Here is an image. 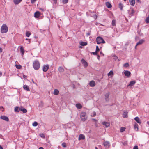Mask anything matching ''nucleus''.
<instances>
[{"label":"nucleus","instance_id":"obj_5","mask_svg":"<svg viewBox=\"0 0 149 149\" xmlns=\"http://www.w3.org/2000/svg\"><path fill=\"white\" fill-rule=\"evenodd\" d=\"M49 68V66L48 65H44L43 67V70L44 72H45L47 71Z\"/></svg>","mask_w":149,"mask_h":149},{"label":"nucleus","instance_id":"obj_28","mask_svg":"<svg viewBox=\"0 0 149 149\" xmlns=\"http://www.w3.org/2000/svg\"><path fill=\"white\" fill-rule=\"evenodd\" d=\"M76 107L78 109H81L82 107V105L79 103L76 104Z\"/></svg>","mask_w":149,"mask_h":149},{"label":"nucleus","instance_id":"obj_60","mask_svg":"<svg viewBox=\"0 0 149 149\" xmlns=\"http://www.w3.org/2000/svg\"><path fill=\"white\" fill-rule=\"evenodd\" d=\"M26 77V76L25 75H23V77L24 78H25V77Z\"/></svg>","mask_w":149,"mask_h":149},{"label":"nucleus","instance_id":"obj_54","mask_svg":"<svg viewBox=\"0 0 149 149\" xmlns=\"http://www.w3.org/2000/svg\"><path fill=\"white\" fill-rule=\"evenodd\" d=\"M97 58L99 60V58H100V56H99V55H97Z\"/></svg>","mask_w":149,"mask_h":149},{"label":"nucleus","instance_id":"obj_24","mask_svg":"<svg viewBox=\"0 0 149 149\" xmlns=\"http://www.w3.org/2000/svg\"><path fill=\"white\" fill-rule=\"evenodd\" d=\"M134 128L135 130H136V131H138V125L136 123H135L134 125Z\"/></svg>","mask_w":149,"mask_h":149},{"label":"nucleus","instance_id":"obj_59","mask_svg":"<svg viewBox=\"0 0 149 149\" xmlns=\"http://www.w3.org/2000/svg\"><path fill=\"white\" fill-rule=\"evenodd\" d=\"M39 149H44L42 147H40L39 148Z\"/></svg>","mask_w":149,"mask_h":149},{"label":"nucleus","instance_id":"obj_1","mask_svg":"<svg viewBox=\"0 0 149 149\" xmlns=\"http://www.w3.org/2000/svg\"><path fill=\"white\" fill-rule=\"evenodd\" d=\"M40 66V64L38 60L35 61L33 63V67L36 70H38Z\"/></svg>","mask_w":149,"mask_h":149},{"label":"nucleus","instance_id":"obj_7","mask_svg":"<svg viewBox=\"0 0 149 149\" xmlns=\"http://www.w3.org/2000/svg\"><path fill=\"white\" fill-rule=\"evenodd\" d=\"M103 145H104V146L106 148H109L110 146V143L108 141H106L105 142L103 143Z\"/></svg>","mask_w":149,"mask_h":149},{"label":"nucleus","instance_id":"obj_14","mask_svg":"<svg viewBox=\"0 0 149 149\" xmlns=\"http://www.w3.org/2000/svg\"><path fill=\"white\" fill-rule=\"evenodd\" d=\"M135 120L139 124H141V120H140L139 118L138 117H136L134 118Z\"/></svg>","mask_w":149,"mask_h":149},{"label":"nucleus","instance_id":"obj_46","mask_svg":"<svg viewBox=\"0 0 149 149\" xmlns=\"http://www.w3.org/2000/svg\"><path fill=\"white\" fill-rule=\"evenodd\" d=\"M37 0H31V3L32 4L34 3Z\"/></svg>","mask_w":149,"mask_h":149},{"label":"nucleus","instance_id":"obj_15","mask_svg":"<svg viewBox=\"0 0 149 149\" xmlns=\"http://www.w3.org/2000/svg\"><path fill=\"white\" fill-rule=\"evenodd\" d=\"M105 4L106 6L109 8H110L112 7L111 4L109 2H106Z\"/></svg>","mask_w":149,"mask_h":149},{"label":"nucleus","instance_id":"obj_35","mask_svg":"<svg viewBox=\"0 0 149 149\" xmlns=\"http://www.w3.org/2000/svg\"><path fill=\"white\" fill-rule=\"evenodd\" d=\"M138 34L140 36H143V35L141 32L140 31L138 30L137 31Z\"/></svg>","mask_w":149,"mask_h":149},{"label":"nucleus","instance_id":"obj_9","mask_svg":"<svg viewBox=\"0 0 149 149\" xmlns=\"http://www.w3.org/2000/svg\"><path fill=\"white\" fill-rule=\"evenodd\" d=\"M124 74L125 75L128 77H129L130 76L131 73L128 70H126L124 71Z\"/></svg>","mask_w":149,"mask_h":149},{"label":"nucleus","instance_id":"obj_22","mask_svg":"<svg viewBox=\"0 0 149 149\" xmlns=\"http://www.w3.org/2000/svg\"><path fill=\"white\" fill-rule=\"evenodd\" d=\"M23 88L24 89L26 90L27 91H30L29 87L27 85H24L23 86Z\"/></svg>","mask_w":149,"mask_h":149},{"label":"nucleus","instance_id":"obj_36","mask_svg":"<svg viewBox=\"0 0 149 149\" xmlns=\"http://www.w3.org/2000/svg\"><path fill=\"white\" fill-rule=\"evenodd\" d=\"M26 36L27 37H29L30 35L31 34V33L29 32H27L26 33Z\"/></svg>","mask_w":149,"mask_h":149},{"label":"nucleus","instance_id":"obj_2","mask_svg":"<svg viewBox=\"0 0 149 149\" xmlns=\"http://www.w3.org/2000/svg\"><path fill=\"white\" fill-rule=\"evenodd\" d=\"M8 28L6 24L2 25L1 29V32L2 33H6L8 31Z\"/></svg>","mask_w":149,"mask_h":149},{"label":"nucleus","instance_id":"obj_3","mask_svg":"<svg viewBox=\"0 0 149 149\" xmlns=\"http://www.w3.org/2000/svg\"><path fill=\"white\" fill-rule=\"evenodd\" d=\"M86 113L85 112H82L81 114V120L84 122L85 121L87 118L86 116Z\"/></svg>","mask_w":149,"mask_h":149},{"label":"nucleus","instance_id":"obj_41","mask_svg":"<svg viewBox=\"0 0 149 149\" xmlns=\"http://www.w3.org/2000/svg\"><path fill=\"white\" fill-rule=\"evenodd\" d=\"M68 0H63V2L64 4H66L68 2Z\"/></svg>","mask_w":149,"mask_h":149},{"label":"nucleus","instance_id":"obj_32","mask_svg":"<svg viewBox=\"0 0 149 149\" xmlns=\"http://www.w3.org/2000/svg\"><path fill=\"white\" fill-rule=\"evenodd\" d=\"M123 5L121 3H119V7L120 8L121 10H123Z\"/></svg>","mask_w":149,"mask_h":149},{"label":"nucleus","instance_id":"obj_33","mask_svg":"<svg viewBox=\"0 0 149 149\" xmlns=\"http://www.w3.org/2000/svg\"><path fill=\"white\" fill-rule=\"evenodd\" d=\"M125 128L123 127H121L120 129V132H123L125 131Z\"/></svg>","mask_w":149,"mask_h":149},{"label":"nucleus","instance_id":"obj_26","mask_svg":"<svg viewBox=\"0 0 149 149\" xmlns=\"http://www.w3.org/2000/svg\"><path fill=\"white\" fill-rule=\"evenodd\" d=\"M127 112L126 111H125L124 112L123 114V117L124 118H127L128 117L127 116Z\"/></svg>","mask_w":149,"mask_h":149},{"label":"nucleus","instance_id":"obj_57","mask_svg":"<svg viewBox=\"0 0 149 149\" xmlns=\"http://www.w3.org/2000/svg\"><path fill=\"white\" fill-rule=\"evenodd\" d=\"M90 33H88L86 34V35H87V36H88V35H90Z\"/></svg>","mask_w":149,"mask_h":149},{"label":"nucleus","instance_id":"obj_23","mask_svg":"<svg viewBox=\"0 0 149 149\" xmlns=\"http://www.w3.org/2000/svg\"><path fill=\"white\" fill-rule=\"evenodd\" d=\"M20 110L24 113H26L27 112V110L23 107H20Z\"/></svg>","mask_w":149,"mask_h":149},{"label":"nucleus","instance_id":"obj_38","mask_svg":"<svg viewBox=\"0 0 149 149\" xmlns=\"http://www.w3.org/2000/svg\"><path fill=\"white\" fill-rule=\"evenodd\" d=\"M112 25L113 26L116 25V21L115 20H113L112 22Z\"/></svg>","mask_w":149,"mask_h":149},{"label":"nucleus","instance_id":"obj_17","mask_svg":"<svg viewBox=\"0 0 149 149\" xmlns=\"http://www.w3.org/2000/svg\"><path fill=\"white\" fill-rule=\"evenodd\" d=\"M40 15V12L38 11H36L34 13V17L36 18H38Z\"/></svg>","mask_w":149,"mask_h":149},{"label":"nucleus","instance_id":"obj_58","mask_svg":"<svg viewBox=\"0 0 149 149\" xmlns=\"http://www.w3.org/2000/svg\"><path fill=\"white\" fill-rule=\"evenodd\" d=\"M2 75V73L1 72H0V76H1Z\"/></svg>","mask_w":149,"mask_h":149},{"label":"nucleus","instance_id":"obj_49","mask_svg":"<svg viewBox=\"0 0 149 149\" xmlns=\"http://www.w3.org/2000/svg\"><path fill=\"white\" fill-rule=\"evenodd\" d=\"M133 149H138V147L137 146H135L133 148Z\"/></svg>","mask_w":149,"mask_h":149},{"label":"nucleus","instance_id":"obj_61","mask_svg":"<svg viewBox=\"0 0 149 149\" xmlns=\"http://www.w3.org/2000/svg\"><path fill=\"white\" fill-rule=\"evenodd\" d=\"M40 9L41 10H42V11H44V10L42 8H40Z\"/></svg>","mask_w":149,"mask_h":149},{"label":"nucleus","instance_id":"obj_64","mask_svg":"<svg viewBox=\"0 0 149 149\" xmlns=\"http://www.w3.org/2000/svg\"><path fill=\"white\" fill-rule=\"evenodd\" d=\"M35 38L36 39L37 38H38V37L37 36H35Z\"/></svg>","mask_w":149,"mask_h":149},{"label":"nucleus","instance_id":"obj_44","mask_svg":"<svg viewBox=\"0 0 149 149\" xmlns=\"http://www.w3.org/2000/svg\"><path fill=\"white\" fill-rule=\"evenodd\" d=\"M99 50L100 49H99L98 47V46H97L96 47V51L97 52L99 51Z\"/></svg>","mask_w":149,"mask_h":149},{"label":"nucleus","instance_id":"obj_6","mask_svg":"<svg viewBox=\"0 0 149 149\" xmlns=\"http://www.w3.org/2000/svg\"><path fill=\"white\" fill-rule=\"evenodd\" d=\"M0 118L5 121L8 122L9 120L8 118L5 116H1Z\"/></svg>","mask_w":149,"mask_h":149},{"label":"nucleus","instance_id":"obj_45","mask_svg":"<svg viewBox=\"0 0 149 149\" xmlns=\"http://www.w3.org/2000/svg\"><path fill=\"white\" fill-rule=\"evenodd\" d=\"M62 146L63 147H66V143H63L62 144Z\"/></svg>","mask_w":149,"mask_h":149},{"label":"nucleus","instance_id":"obj_43","mask_svg":"<svg viewBox=\"0 0 149 149\" xmlns=\"http://www.w3.org/2000/svg\"><path fill=\"white\" fill-rule=\"evenodd\" d=\"M40 136L42 138H44L45 137V136L44 134H40Z\"/></svg>","mask_w":149,"mask_h":149},{"label":"nucleus","instance_id":"obj_29","mask_svg":"<svg viewBox=\"0 0 149 149\" xmlns=\"http://www.w3.org/2000/svg\"><path fill=\"white\" fill-rule=\"evenodd\" d=\"M20 108L19 107H16L15 108V111L17 112H19L20 110Z\"/></svg>","mask_w":149,"mask_h":149},{"label":"nucleus","instance_id":"obj_21","mask_svg":"<svg viewBox=\"0 0 149 149\" xmlns=\"http://www.w3.org/2000/svg\"><path fill=\"white\" fill-rule=\"evenodd\" d=\"M22 0H13L14 3L15 4L17 5Z\"/></svg>","mask_w":149,"mask_h":149},{"label":"nucleus","instance_id":"obj_39","mask_svg":"<svg viewBox=\"0 0 149 149\" xmlns=\"http://www.w3.org/2000/svg\"><path fill=\"white\" fill-rule=\"evenodd\" d=\"M129 64L128 63H127L124 64L123 65V66L125 67H127L129 66Z\"/></svg>","mask_w":149,"mask_h":149},{"label":"nucleus","instance_id":"obj_48","mask_svg":"<svg viewBox=\"0 0 149 149\" xmlns=\"http://www.w3.org/2000/svg\"><path fill=\"white\" fill-rule=\"evenodd\" d=\"M96 115V113L95 112H93V115H91V116L92 117H94Z\"/></svg>","mask_w":149,"mask_h":149},{"label":"nucleus","instance_id":"obj_55","mask_svg":"<svg viewBox=\"0 0 149 149\" xmlns=\"http://www.w3.org/2000/svg\"><path fill=\"white\" fill-rule=\"evenodd\" d=\"M92 120H94L95 121H97V120L95 119H92Z\"/></svg>","mask_w":149,"mask_h":149},{"label":"nucleus","instance_id":"obj_10","mask_svg":"<svg viewBox=\"0 0 149 149\" xmlns=\"http://www.w3.org/2000/svg\"><path fill=\"white\" fill-rule=\"evenodd\" d=\"M89 85L91 87H93L95 86L96 84L94 81L92 80L90 82Z\"/></svg>","mask_w":149,"mask_h":149},{"label":"nucleus","instance_id":"obj_16","mask_svg":"<svg viewBox=\"0 0 149 149\" xmlns=\"http://www.w3.org/2000/svg\"><path fill=\"white\" fill-rule=\"evenodd\" d=\"M85 139V136L82 134H81L79 135V140H83L84 139Z\"/></svg>","mask_w":149,"mask_h":149},{"label":"nucleus","instance_id":"obj_19","mask_svg":"<svg viewBox=\"0 0 149 149\" xmlns=\"http://www.w3.org/2000/svg\"><path fill=\"white\" fill-rule=\"evenodd\" d=\"M58 70L60 73H62L64 72V69L62 66H60L58 68Z\"/></svg>","mask_w":149,"mask_h":149},{"label":"nucleus","instance_id":"obj_8","mask_svg":"<svg viewBox=\"0 0 149 149\" xmlns=\"http://www.w3.org/2000/svg\"><path fill=\"white\" fill-rule=\"evenodd\" d=\"M81 62L85 67H86L88 66V64L87 62L84 59H82L81 60Z\"/></svg>","mask_w":149,"mask_h":149},{"label":"nucleus","instance_id":"obj_50","mask_svg":"<svg viewBox=\"0 0 149 149\" xmlns=\"http://www.w3.org/2000/svg\"><path fill=\"white\" fill-rule=\"evenodd\" d=\"M26 40H27L28 41V43H29L30 42V40L29 39L26 38L25 39Z\"/></svg>","mask_w":149,"mask_h":149},{"label":"nucleus","instance_id":"obj_37","mask_svg":"<svg viewBox=\"0 0 149 149\" xmlns=\"http://www.w3.org/2000/svg\"><path fill=\"white\" fill-rule=\"evenodd\" d=\"M146 22V23L148 24L149 23V16L147 17L145 20Z\"/></svg>","mask_w":149,"mask_h":149},{"label":"nucleus","instance_id":"obj_20","mask_svg":"<svg viewBox=\"0 0 149 149\" xmlns=\"http://www.w3.org/2000/svg\"><path fill=\"white\" fill-rule=\"evenodd\" d=\"M130 3L132 6H134L135 4V0H130Z\"/></svg>","mask_w":149,"mask_h":149},{"label":"nucleus","instance_id":"obj_51","mask_svg":"<svg viewBox=\"0 0 149 149\" xmlns=\"http://www.w3.org/2000/svg\"><path fill=\"white\" fill-rule=\"evenodd\" d=\"M53 1L54 3L55 4H56L57 3V0H53Z\"/></svg>","mask_w":149,"mask_h":149},{"label":"nucleus","instance_id":"obj_52","mask_svg":"<svg viewBox=\"0 0 149 149\" xmlns=\"http://www.w3.org/2000/svg\"><path fill=\"white\" fill-rule=\"evenodd\" d=\"M2 52V48L0 47V53Z\"/></svg>","mask_w":149,"mask_h":149},{"label":"nucleus","instance_id":"obj_30","mask_svg":"<svg viewBox=\"0 0 149 149\" xmlns=\"http://www.w3.org/2000/svg\"><path fill=\"white\" fill-rule=\"evenodd\" d=\"M80 44L82 46H84L87 45V43L85 42H81Z\"/></svg>","mask_w":149,"mask_h":149},{"label":"nucleus","instance_id":"obj_62","mask_svg":"<svg viewBox=\"0 0 149 149\" xmlns=\"http://www.w3.org/2000/svg\"><path fill=\"white\" fill-rule=\"evenodd\" d=\"M75 86L74 84L73 85V88H75Z\"/></svg>","mask_w":149,"mask_h":149},{"label":"nucleus","instance_id":"obj_63","mask_svg":"<svg viewBox=\"0 0 149 149\" xmlns=\"http://www.w3.org/2000/svg\"><path fill=\"white\" fill-rule=\"evenodd\" d=\"M105 41L103 39V44L105 43Z\"/></svg>","mask_w":149,"mask_h":149},{"label":"nucleus","instance_id":"obj_18","mask_svg":"<svg viewBox=\"0 0 149 149\" xmlns=\"http://www.w3.org/2000/svg\"><path fill=\"white\" fill-rule=\"evenodd\" d=\"M135 83H136V82L134 81H131L130 82L129 84L128 85V86H130L131 87L132 86L134 85V84H135Z\"/></svg>","mask_w":149,"mask_h":149},{"label":"nucleus","instance_id":"obj_34","mask_svg":"<svg viewBox=\"0 0 149 149\" xmlns=\"http://www.w3.org/2000/svg\"><path fill=\"white\" fill-rule=\"evenodd\" d=\"M15 66L17 69H21L22 67L21 65H18L17 64L15 65Z\"/></svg>","mask_w":149,"mask_h":149},{"label":"nucleus","instance_id":"obj_31","mask_svg":"<svg viewBox=\"0 0 149 149\" xmlns=\"http://www.w3.org/2000/svg\"><path fill=\"white\" fill-rule=\"evenodd\" d=\"M113 74V72L112 71H110L108 74L107 75L108 76H112Z\"/></svg>","mask_w":149,"mask_h":149},{"label":"nucleus","instance_id":"obj_12","mask_svg":"<svg viewBox=\"0 0 149 149\" xmlns=\"http://www.w3.org/2000/svg\"><path fill=\"white\" fill-rule=\"evenodd\" d=\"M145 42V40L143 39H141L136 44L135 46V48H136V47L137 46L139 45H141L143 44Z\"/></svg>","mask_w":149,"mask_h":149},{"label":"nucleus","instance_id":"obj_40","mask_svg":"<svg viewBox=\"0 0 149 149\" xmlns=\"http://www.w3.org/2000/svg\"><path fill=\"white\" fill-rule=\"evenodd\" d=\"M38 125V123L36 122H34L33 123V126H36Z\"/></svg>","mask_w":149,"mask_h":149},{"label":"nucleus","instance_id":"obj_47","mask_svg":"<svg viewBox=\"0 0 149 149\" xmlns=\"http://www.w3.org/2000/svg\"><path fill=\"white\" fill-rule=\"evenodd\" d=\"M97 52L95 51V52H92V53H91V54L92 53L93 55H95L97 54Z\"/></svg>","mask_w":149,"mask_h":149},{"label":"nucleus","instance_id":"obj_27","mask_svg":"<svg viewBox=\"0 0 149 149\" xmlns=\"http://www.w3.org/2000/svg\"><path fill=\"white\" fill-rule=\"evenodd\" d=\"M59 93V91L57 89H55L53 92V94L55 95H58Z\"/></svg>","mask_w":149,"mask_h":149},{"label":"nucleus","instance_id":"obj_42","mask_svg":"<svg viewBox=\"0 0 149 149\" xmlns=\"http://www.w3.org/2000/svg\"><path fill=\"white\" fill-rule=\"evenodd\" d=\"M135 12L134 10L133 9H132L131 13L130 14L131 15H132Z\"/></svg>","mask_w":149,"mask_h":149},{"label":"nucleus","instance_id":"obj_53","mask_svg":"<svg viewBox=\"0 0 149 149\" xmlns=\"http://www.w3.org/2000/svg\"><path fill=\"white\" fill-rule=\"evenodd\" d=\"M3 109V107L2 106L0 107V110H1L2 109Z\"/></svg>","mask_w":149,"mask_h":149},{"label":"nucleus","instance_id":"obj_11","mask_svg":"<svg viewBox=\"0 0 149 149\" xmlns=\"http://www.w3.org/2000/svg\"><path fill=\"white\" fill-rule=\"evenodd\" d=\"M103 125L105 127L107 128L110 126V123L109 122L104 121L103 122Z\"/></svg>","mask_w":149,"mask_h":149},{"label":"nucleus","instance_id":"obj_4","mask_svg":"<svg viewBox=\"0 0 149 149\" xmlns=\"http://www.w3.org/2000/svg\"><path fill=\"white\" fill-rule=\"evenodd\" d=\"M96 41L98 44L102 43V38L100 36L97 37L96 38Z\"/></svg>","mask_w":149,"mask_h":149},{"label":"nucleus","instance_id":"obj_25","mask_svg":"<svg viewBox=\"0 0 149 149\" xmlns=\"http://www.w3.org/2000/svg\"><path fill=\"white\" fill-rule=\"evenodd\" d=\"M20 50L21 53V55L22 56H23L24 54V52L23 48L22 46L20 48Z\"/></svg>","mask_w":149,"mask_h":149},{"label":"nucleus","instance_id":"obj_56","mask_svg":"<svg viewBox=\"0 0 149 149\" xmlns=\"http://www.w3.org/2000/svg\"><path fill=\"white\" fill-rule=\"evenodd\" d=\"M3 149V147L1 146L0 145V149Z\"/></svg>","mask_w":149,"mask_h":149},{"label":"nucleus","instance_id":"obj_13","mask_svg":"<svg viewBox=\"0 0 149 149\" xmlns=\"http://www.w3.org/2000/svg\"><path fill=\"white\" fill-rule=\"evenodd\" d=\"M109 92H108L105 95V99L106 101H109Z\"/></svg>","mask_w":149,"mask_h":149}]
</instances>
